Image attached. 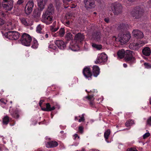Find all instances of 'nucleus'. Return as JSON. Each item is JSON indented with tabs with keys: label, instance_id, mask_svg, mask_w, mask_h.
I'll use <instances>...</instances> for the list:
<instances>
[{
	"label": "nucleus",
	"instance_id": "20e7f679",
	"mask_svg": "<svg viewBox=\"0 0 151 151\" xmlns=\"http://www.w3.org/2000/svg\"><path fill=\"white\" fill-rule=\"evenodd\" d=\"M20 40L22 45L26 46H29L31 44L32 38L29 34L24 33L22 34Z\"/></svg>",
	"mask_w": 151,
	"mask_h": 151
},
{
	"label": "nucleus",
	"instance_id": "f3484780",
	"mask_svg": "<svg viewBox=\"0 0 151 151\" xmlns=\"http://www.w3.org/2000/svg\"><path fill=\"white\" fill-rule=\"evenodd\" d=\"M101 36L99 31L93 32L92 34V39L96 41L99 42L101 40Z\"/></svg>",
	"mask_w": 151,
	"mask_h": 151
},
{
	"label": "nucleus",
	"instance_id": "052dcab7",
	"mask_svg": "<svg viewBox=\"0 0 151 151\" xmlns=\"http://www.w3.org/2000/svg\"><path fill=\"white\" fill-rule=\"evenodd\" d=\"M123 66L124 68H126L127 67V65L126 64L124 63L123 64Z\"/></svg>",
	"mask_w": 151,
	"mask_h": 151
},
{
	"label": "nucleus",
	"instance_id": "2f4dec72",
	"mask_svg": "<svg viewBox=\"0 0 151 151\" xmlns=\"http://www.w3.org/2000/svg\"><path fill=\"white\" fill-rule=\"evenodd\" d=\"M142 51L143 54L146 56L149 55L151 53L150 49L149 47L145 48L142 50Z\"/></svg>",
	"mask_w": 151,
	"mask_h": 151
},
{
	"label": "nucleus",
	"instance_id": "ddd939ff",
	"mask_svg": "<svg viewBox=\"0 0 151 151\" xmlns=\"http://www.w3.org/2000/svg\"><path fill=\"white\" fill-rule=\"evenodd\" d=\"M144 44L145 43L143 41H140L137 43H133L130 44L129 47L130 49L136 50L138 48L144 45Z\"/></svg>",
	"mask_w": 151,
	"mask_h": 151
},
{
	"label": "nucleus",
	"instance_id": "5fc2aeb1",
	"mask_svg": "<svg viewBox=\"0 0 151 151\" xmlns=\"http://www.w3.org/2000/svg\"><path fill=\"white\" fill-rule=\"evenodd\" d=\"M44 100H41L39 101V106L41 108H42V103H43V102H44Z\"/></svg>",
	"mask_w": 151,
	"mask_h": 151
},
{
	"label": "nucleus",
	"instance_id": "09e8293b",
	"mask_svg": "<svg viewBox=\"0 0 151 151\" xmlns=\"http://www.w3.org/2000/svg\"><path fill=\"white\" fill-rule=\"evenodd\" d=\"M0 101L4 104H6L7 101L4 99H0Z\"/></svg>",
	"mask_w": 151,
	"mask_h": 151
},
{
	"label": "nucleus",
	"instance_id": "3c124183",
	"mask_svg": "<svg viewBox=\"0 0 151 151\" xmlns=\"http://www.w3.org/2000/svg\"><path fill=\"white\" fill-rule=\"evenodd\" d=\"M74 138V139H79V137L78 136V134H75L73 136Z\"/></svg>",
	"mask_w": 151,
	"mask_h": 151
},
{
	"label": "nucleus",
	"instance_id": "423d86ee",
	"mask_svg": "<svg viewBox=\"0 0 151 151\" xmlns=\"http://www.w3.org/2000/svg\"><path fill=\"white\" fill-rule=\"evenodd\" d=\"M4 36L6 38L11 40H17L19 36V33L16 31H9L4 34Z\"/></svg>",
	"mask_w": 151,
	"mask_h": 151
},
{
	"label": "nucleus",
	"instance_id": "393cba45",
	"mask_svg": "<svg viewBox=\"0 0 151 151\" xmlns=\"http://www.w3.org/2000/svg\"><path fill=\"white\" fill-rule=\"evenodd\" d=\"M100 69L97 65H94L93 67L92 74L95 77H97L100 73Z\"/></svg>",
	"mask_w": 151,
	"mask_h": 151
},
{
	"label": "nucleus",
	"instance_id": "7c9ffc66",
	"mask_svg": "<svg viewBox=\"0 0 151 151\" xmlns=\"http://www.w3.org/2000/svg\"><path fill=\"white\" fill-rule=\"evenodd\" d=\"M85 114H83L81 115H79V116H75V120L76 121H78L79 122H84L85 120Z\"/></svg>",
	"mask_w": 151,
	"mask_h": 151
},
{
	"label": "nucleus",
	"instance_id": "603ef678",
	"mask_svg": "<svg viewBox=\"0 0 151 151\" xmlns=\"http://www.w3.org/2000/svg\"><path fill=\"white\" fill-rule=\"evenodd\" d=\"M76 6V5L75 4H72L70 6V7L71 8H75Z\"/></svg>",
	"mask_w": 151,
	"mask_h": 151
},
{
	"label": "nucleus",
	"instance_id": "5701e85b",
	"mask_svg": "<svg viewBox=\"0 0 151 151\" xmlns=\"http://www.w3.org/2000/svg\"><path fill=\"white\" fill-rule=\"evenodd\" d=\"M128 25L127 24L122 23L118 27V31L120 32H123L126 31L128 28Z\"/></svg>",
	"mask_w": 151,
	"mask_h": 151
},
{
	"label": "nucleus",
	"instance_id": "4be33fe9",
	"mask_svg": "<svg viewBox=\"0 0 151 151\" xmlns=\"http://www.w3.org/2000/svg\"><path fill=\"white\" fill-rule=\"evenodd\" d=\"M94 95L93 94H92L91 95H88L84 97V99H86L90 101V105L92 107H93L94 106L93 101L95 98L94 97Z\"/></svg>",
	"mask_w": 151,
	"mask_h": 151
},
{
	"label": "nucleus",
	"instance_id": "c9c22d12",
	"mask_svg": "<svg viewBox=\"0 0 151 151\" xmlns=\"http://www.w3.org/2000/svg\"><path fill=\"white\" fill-rule=\"evenodd\" d=\"M111 132L109 129H108L104 133V137L106 141L108 139L109 136Z\"/></svg>",
	"mask_w": 151,
	"mask_h": 151
},
{
	"label": "nucleus",
	"instance_id": "774afa93",
	"mask_svg": "<svg viewBox=\"0 0 151 151\" xmlns=\"http://www.w3.org/2000/svg\"><path fill=\"white\" fill-rule=\"evenodd\" d=\"M149 104L151 105V97L149 99Z\"/></svg>",
	"mask_w": 151,
	"mask_h": 151
},
{
	"label": "nucleus",
	"instance_id": "9d476101",
	"mask_svg": "<svg viewBox=\"0 0 151 151\" xmlns=\"http://www.w3.org/2000/svg\"><path fill=\"white\" fill-rule=\"evenodd\" d=\"M34 3L32 0L29 1L26 4L25 8V13L27 14H30L33 10Z\"/></svg>",
	"mask_w": 151,
	"mask_h": 151
},
{
	"label": "nucleus",
	"instance_id": "de8ad7c7",
	"mask_svg": "<svg viewBox=\"0 0 151 151\" xmlns=\"http://www.w3.org/2000/svg\"><path fill=\"white\" fill-rule=\"evenodd\" d=\"M49 48H51L53 49L54 50H55L57 48L54 45H50L49 46Z\"/></svg>",
	"mask_w": 151,
	"mask_h": 151
},
{
	"label": "nucleus",
	"instance_id": "39448f33",
	"mask_svg": "<svg viewBox=\"0 0 151 151\" xmlns=\"http://www.w3.org/2000/svg\"><path fill=\"white\" fill-rule=\"evenodd\" d=\"M134 53L131 50H126L125 57V61L130 65L135 63V59L134 56Z\"/></svg>",
	"mask_w": 151,
	"mask_h": 151
},
{
	"label": "nucleus",
	"instance_id": "13d9d810",
	"mask_svg": "<svg viewBox=\"0 0 151 151\" xmlns=\"http://www.w3.org/2000/svg\"><path fill=\"white\" fill-rule=\"evenodd\" d=\"M40 38L41 40H43L44 39V37L42 35H40Z\"/></svg>",
	"mask_w": 151,
	"mask_h": 151
},
{
	"label": "nucleus",
	"instance_id": "79ce46f5",
	"mask_svg": "<svg viewBox=\"0 0 151 151\" xmlns=\"http://www.w3.org/2000/svg\"><path fill=\"white\" fill-rule=\"evenodd\" d=\"M144 65L146 68L150 69L151 68V65L149 63H144Z\"/></svg>",
	"mask_w": 151,
	"mask_h": 151
},
{
	"label": "nucleus",
	"instance_id": "69168bd1",
	"mask_svg": "<svg viewBox=\"0 0 151 151\" xmlns=\"http://www.w3.org/2000/svg\"><path fill=\"white\" fill-rule=\"evenodd\" d=\"M69 6H67V5L66 6V5L64 6V8H67Z\"/></svg>",
	"mask_w": 151,
	"mask_h": 151
},
{
	"label": "nucleus",
	"instance_id": "e2e57ef3",
	"mask_svg": "<svg viewBox=\"0 0 151 151\" xmlns=\"http://www.w3.org/2000/svg\"><path fill=\"white\" fill-rule=\"evenodd\" d=\"M15 122H14V123H13V124H12L11 123H10L9 124H10V125L11 126H13V125H14L15 124Z\"/></svg>",
	"mask_w": 151,
	"mask_h": 151
},
{
	"label": "nucleus",
	"instance_id": "a878e982",
	"mask_svg": "<svg viewBox=\"0 0 151 151\" xmlns=\"http://www.w3.org/2000/svg\"><path fill=\"white\" fill-rule=\"evenodd\" d=\"M46 108H42V110L44 111H49L53 110L55 109V107L54 106L52 107H51V106L49 103H48L46 104Z\"/></svg>",
	"mask_w": 151,
	"mask_h": 151
},
{
	"label": "nucleus",
	"instance_id": "4c0bfd02",
	"mask_svg": "<svg viewBox=\"0 0 151 151\" xmlns=\"http://www.w3.org/2000/svg\"><path fill=\"white\" fill-rule=\"evenodd\" d=\"M134 124V121L129 119L127 120L126 122L125 123V125L127 127H128Z\"/></svg>",
	"mask_w": 151,
	"mask_h": 151
},
{
	"label": "nucleus",
	"instance_id": "f03ea898",
	"mask_svg": "<svg viewBox=\"0 0 151 151\" xmlns=\"http://www.w3.org/2000/svg\"><path fill=\"white\" fill-rule=\"evenodd\" d=\"M54 8L52 4H50L48 6L47 11L44 12L42 15V19H52V15L54 13Z\"/></svg>",
	"mask_w": 151,
	"mask_h": 151
},
{
	"label": "nucleus",
	"instance_id": "6e6552de",
	"mask_svg": "<svg viewBox=\"0 0 151 151\" xmlns=\"http://www.w3.org/2000/svg\"><path fill=\"white\" fill-rule=\"evenodd\" d=\"M0 26H2L4 27L5 29H12L14 28V24H13L11 22H6L4 19H0Z\"/></svg>",
	"mask_w": 151,
	"mask_h": 151
},
{
	"label": "nucleus",
	"instance_id": "58836bf2",
	"mask_svg": "<svg viewBox=\"0 0 151 151\" xmlns=\"http://www.w3.org/2000/svg\"><path fill=\"white\" fill-rule=\"evenodd\" d=\"M92 46L97 50H100L102 48V46L101 45H98L95 43H93Z\"/></svg>",
	"mask_w": 151,
	"mask_h": 151
},
{
	"label": "nucleus",
	"instance_id": "a18cd8bd",
	"mask_svg": "<svg viewBox=\"0 0 151 151\" xmlns=\"http://www.w3.org/2000/svg\"><path fill=\"white\" fill-rule=\"evenodd\" d=\"M127 151H138L135 148L131 147L130 148H128L127 150Z\"/></svg>",
	"mask_w": 151,
	"mask_h": 151
},
{
	"label": "nucleus",
	"instance_id": "338daca9",
	"mask_svg": "<svg viewBox=\"0 0 151 151\" xmlns=\"http://www.w3.org/2000/svg\"><path fill=\"white\" fill-rule=\"evenodd\" d=\"M136 0H128V1L130 2H134V1Z\"/></svg>",
	"mask_w": 151,
	"mask_h": 151
},
{
	"label": "nucleus",
	"instance_id": "72a5a7b5",
	"mask_svg": "<svg viewBox=\"0 0 151 151\" xmlns=\"http://www.w3.org/2000/svg\"><path fill=\"white\" fill-rule=\"evenodd\" d=\"M62 22L67 26H68L72 23V21H70L68 19H60Z\"/></svg>",
	"mask_w": 151,
	"mask_h": 151
},
{
	"label": "nucleus",
	"instance_id": "aec40b11",
	"mask_svg": "<svg viewBox=\"0 0 151 151\" xmlns=\"http://www.w3.org/2000/svg\"><path fill=\"white\" fill-rule=\"evenodd\" d=\"M13 1L12 0H10L6 3L3 4V6L4 8L8 10H11L13 8Z\"/></svg>",
	"mask_w": 151,
	"mask_h": 151
},
{
	"label": "nucleus",
	"instance_id": "c756f323",
	"mask_svg": "<svg viewBox=\"0 0 151 151\" xmlns=\"http://www.w3.org/2000/svg\"><path fill=\"white\" fill-rule=\"evenodd\" d=\"M126 51L122 49L119 50L117 52V55L119 58L122 59L125 57Z\"/></svg>",
	"mask_w": 151,
	"mask_h": 151
},
{
	"label": "nucleus",
	"instance_id": "a211bd4d",
	"mask_svg": "<svg viewBox=\"0 0 151 151\" xmlns=\"http://www.w3.org/2000/svg\"><path fill=\"white\" fill-rule=\"evenodd\" d=\"M55 43L57 46L60 49H64L66 47L65 43L61 40H56Z\"/></svg>",
	"mask_w": 151,
	"mask_h": 151
},
{
	"label": "nucleus",
	"instance_id": "7ed1b4c3",
	"mask_svg": "<svg viewBox=\"0 0 151 151\" xmlns=\"http://www.w3.org/2000/svg\"><path fill=\"white\" fill-rule=\"evenodd\" d=\"M144 12L142 7L136 6L133 9L131 14L133 17H135V19H139L143 16Z\"/></svg>",
	"mask_w": 151,
	"mask_h": 151
},
{
	"label": "nucleus",
	"instance_id": "c03bdc74",
	"mask_svg": "<svg viewBox=\"0 0 151 151\" xmlns=\"http://www.w3.org/2000/svg\"><path fill=\"white\" fill-rule=\"evenodd\" d=\"M83 128L82 126H80L78 127V131L79 133L82 134L83 132Z\"/></svg>",
	"mask_w": 151,
	"mask_h": 151
},
{
	"label": "nucleus",
	"instance_id": "0e129e2a",
	"mask_svg": "<svg viewBox=\"0 0 151 151\" xmlns=\"http://www.w3.org/2000/svg\"><path fill=\"white\" fill-rule=\"evenodd\" d=\"M76 151H85V149L83 148H82L81 150H77Z\"/></svg>",
	"mask_w": 151,
	"mask_h": 151
},
{
	"label": "nucleus",
	"instance_id": "37998d69",
	"mask_svg": "<svg viewBox=\"0 0 151 151\" xmlns=\"http://www.w3.org/2000/svg\"><path fill=\"white\" fill-rule=\"evenodd\" d=\"M6 15L5 13L2 11H0V19H2V18L5 17Z\"/></svg>",
	"mask_w": 151,
	"mask_h": 151
},
{
	"label": "nucleus",
	"instance_id": "473e14b6",
	"mask_svg": "<svg viewBox=\"0 0 151 151\" xmlns=\"http://www.w3.org/2000/svg\"><path fill=\"white\" fill-rule=\"evenodd\" d=\"M9 121V117L7 115L5 116L3 119L2 123L3 124L7 125Z\"/></svg>",
	"mask_w": 151,
	"mask_h": 151
},
{
	"label": "nucleus",
	"instance_id": "2eb2a0df",
	"mask_svg": "<svg viewBox=\"0 0 151 151\" xmlns=\"http://www.w3.org/2000/svg\"><path fill=\"white\" fill-rule=\"evenodd\" d=\"M84 39V35L81 33H78L75 35L74 41H75L77 44H81Z\"/></svg>",
	"mask_w": 151,
	"mask_h": 151
},
{
	"label": "nucleus",
	"instance_id": "412c9836",
	"mask_svg": "<svg viewBox=\"0 0 151 151\" xmlns=\"http://www.w3.org/2000/svg\"><path fill=\"white\" fill-rule=\"evenodd\" d=\"M22 23L25 27L30 26L33 24L32 19H20Z\"/></svg>",
	"mask_w": 151,
	"mask_h": 151
},
{
	"label": "nucleus",
	"instance_id": "a19ab883",
	"mask_svg": "<svg viewBox=\"0 0 151 151\" xmlns=\"http://www.w3.org/2000/svg\"><path fill=\"white\" fill-rule=\"evenodd\" d=\"M65 37L67 40L69 41L71 40L72 35L70 33H67Z\"/></svg>",
	"mask_w": 151,
	"mask_h": 151
},
{
	"label": "nucleus",
	"instance_id": "6ab92c4d",
	"mask_svg": "<svg viewBox=\"0 0 151 151\" xmlns=\"http://www.w3.org/2000/svg\"><path fill=\"white\" fill-rule=\"evenodd\" d=\"M9 112L11 116L13 118L18 119L19 117V111L17 109H13L12 110H10Z\"/></svg>",
	"mask_w": 151,
	"mask_h": 151
},
{
	"label": "nucleus",
	"instance_id": "dca6fc26",
	"mask_svg": "<svg viewBox=\"0 0 151 151\" xmlns=\"http://www.w3.org/2000/svg\"><path fill=\"white\" fill-rule=\"evenodd\" d=\"M131 38L130 34L129 33H127L123 34L120 37L119 40V41L123 44L127 43Z\"/></svg>",
	"mask_w": 151,
	"mask_h": 151
},
{
	"label": "nucleus",
	"instance_id": "6e6d98bb",
	"mask_svg": "<svg viewBox=\"0 0 151 151\" xmlns=\"http://www.w3.org/2000/svg\"><path fill=\"white\" fill-rule=\"evenodd\" d=\"M57 3H56V8L59 10L60 6V4L59 3L58 4H57Z\"/></svg>",
	"mask_w": 151,
	"mask_h": 151
},
{
	"label": "nucleus",
	"instance_id": "f704fd0d",
	"mask_svg": "<svg viewBox=\"0 0 151 151\" xmlns=\"http://www.w3.org/2000/svg\"><path fill=\"white\" fill-rule=\"evenodd\" d=\"M77 44H75L73 45H71L69 47V48L72 50L73 51H76L78 50L79 47Z\"/></svg>",
	"mask_w": 151,
	"mask_h": 151
},
{
	"label": "nucleus",
	"instance_id": "4468645a",
	"mask_svg": "<svg viewBox=\"0 0 151 151\" xmlns=\"http://www.w3.org/2000/svg\"><path fill=\"white\" fill-rule=\"evenodd\" d=\"M132 34L133 37L135 39H140L142 38L144 36L143 33L138 30H134Z\"/></svg>",
	"mask_w": 151,
	"mask_h": 151
},
{
	"label": "nucleus",
	"instance_id": "f257e3e1",
	"mask_svg": "<svg viewBox=\"0 0 151 151\" xmlns=\"http://www.w3.org/2000/svg\"><path fill=\"white\" fill-rule=\"evenodd\" d=\"M47 0H39L38 1V9H35L32 16L35 18L39 17L41 14V11L45 8V6Z\"/></svg>",
	"mask_w": 151,
	"mask_h": 151
},
{
	"label": "nucleus",
	"instance_id": "cd10ccee",
	"mask_svg": "<svg viewBox=\"0 0 151 151\" xmlns=\"http://www.w3.org/2000/svg\"><path fill=\"white\" fill-rule=\"evenodd\" d=\"M59 27L56 25V21L53 23L52 25L50 27V29L52 32H55L59 29Z\"/></svg>",
	"mask_w": 151,
	"mask_h": 151
},
{
	"label": "nucleus",
	"instance_id": "9b49d317",
	"mask_svg": "<svg viewBox=\"0 0 151 151\" xmlns=\"http://www.w3.org/2000/svg\"><path fill=\"white\" fill-rule=\"evenodd\" d=\"M108 60V57L107 55L104 53H102L98 56L95 63L96 64L100 63L102 62H106Z\"/></svg>",
	"mask_w": 151,
	"mask_h": 151
},
{
	"label": "nucleus",
	"instance_id": "4d7b16f0",
	"mask_svg": "<svg viewBox=\"0 0 151 151\" xmlns=\"http://www.w3.org/2000/svg\"><path fill=\"white\" fill-rule=\"evenodd\" d=\"M46 38H47L48 37H49V35L47 33L44 36Z\"/></svg>",
	"mask_w": 151,
	"mask_h": 151
},
{
	"label": "nucleus",
	"instance_id": "c85d7f7f",
	"mask_svg": "<svg viewBox=\"0 0 151 151\" xmlns=\"http://www.w3.org/2000/svg\"><path fill=\"white\" fill-rule=\"evenodd\" d=\"M31 47L34 49H37L39 46V43L37 40L35 38H33L31 41Z\"/></svg>",
	"mask_w": 151,
	"mask_h": 151
},
{
	"label": "nucleus",
	"instance_id": "f8f14e48",
	"mask_svg": "<svg viewBox=\"0 0 151 151\" xmlns=\"http://www.w3.org/2000/svg\"><path fill=\"white\" fill-rule=\"evenodd\" d=\"M85 7L86 9H91L95 6V0H84Z\"/></svg>",
	"mask_w": 151,
	"mask_h": 151
},
{
	"label": "nucleus",
	"instance_id": "680f3d73",
	"mask_svg": "<svg viewBox=\"0 0 151 151\" xmlns=\"http://www.w3.org/2000/svg\"><path fill=\"white\" fill-rule=\"evenodd\" d=\"M104 20L107 23H108L109 21V19H104Z\"/></svg>",
	"mask_w": 151,
	"mask_h": 151
},
{
	"label": "nucleus",
	"instance_id": "864d4df0",
	"mask_svg": "<svg viewBox=\"0 0 151 151\" xmlns=\"http://www.w3.org/2000/svg\"><path fill=\"white\" fill-rule=\"evenodd\" d=\"M147 124L150 125H151V116H150L149 119L147 120Z\"/></svg>",
	"mask_w": 151,
	"mask_h": 151
},
{
	"label": "nucleus",
	"instance_id": "ea45409f",
	"mask_svg": "<svg viewBox=\"0 0 151 151\" xmlns=\"http://www.w3.org/2000/svg\"><path fill=\"white\" fill-rule=\"evenodd\" d=\"M53 19H41V21L47 25H48L51 23Z\"/></svg>",
	"mask_w": 151,
	"mask_h": 151
},
{
	"label": "nucleus",
	"instance_id": "49530a36",
	"mask_svg": "<svg viewBox=\"0 0 151 151\" xmlns=\"http://www.w3.org/2000/svg\"><path fill=\"white\" fill-rule=\"evenodd\" d=\"M150 135V133L149 132H147L145 133L143 135V138L144 139H145L147 138L148 137H149Z\"/></svg>",
	"mask_w": 151,
	"mask_h": 151
},
{
	"label": "nucleus",
	"instance_id": "0eeeda50",
	"mask_svg": "<svg viewBox=\"0 0 151 151\" xmlns=\"http://www.w3.org/2000/svg\"><path fill=\"white\" fill-rule=\"evenodd\" d=\"M111 8L112 11L115 15H118L122 12V6L119 3H112L111 6Z\"/></svg>",
	"mask_w": 151,
	"mask_h": 151
},
{
	"label": "nucleus",
	"instance_id": "bf43d9fd",
	"mask_svg": "<svg viewBox=\"0 0 151 151\" xmlns=\"http://www.w3.org/2000/svg\"><path fill=\"white\" fill-rule=\"evenodd\" d=\"M116 37L115 36H113V38H112V39L113 40H115V41H117L116 40Z\"/></svg>",
	"mask_w": 151,
	"mask_h": 151
},
{
	"label": "nucleus",
	"instance_id": "bb28decb",
	"mask_svg": "<svg viewBox=\"0 0 151 151\" xmlns=\"http://www.w3.org/2000/svg\"><path fill=\"white\" fill-rule=\"evenodd\" d=\"M65 34V30L64 28H61L59 31L57 32L56 33H55L53 36L55 37L58 36L63 37L64 36Z\"/></svg>",
	"mask_w": 151,
	"mask_h": 151
},
{
	"label": "nucleus",
	"instance_id": "1a4fd4ad",
	"mask_svg": "<svg viewBox=\"0 0 151 151\" xmlns=\"http://www.w3.org/2000/svg\"><path fill=\"white\" fill-rule=\"evenodd\" d=\"M83 73L86 79L91 80L92 78V73L91 69L89 67H85L83 69Z\"/></svg>",
	"mask_w": 151,
	"mask_h": 151
},
{
	"label": "nucleus",
	"instance_id": "8fccbe9b",
	"mask_svg": "<svg viewBox=\"0 0 151 151\" xmlns=\"http://www.w3.org/2000/svg\"><path fill=\"white\" fill-rule=\"evenodd\" d=\"M24 2V0H18L17 2V4L19 5L22 4Z\"/></svg>",
	"mask_w": 151,
	"mask_h": 151
},
{
	"label": "nucleus",
	"instance_id": "b1692460",
	"mask_svg": "<svg viewBox=\"0 0 151 151\" xmlns=\"http://www.w3.org/2000/svg\"><path fill=\"white\" fill-rule=\"evenodd\" d=\"M58 145V142L55 141H51L47 142L46 144L47 148H53L56 147Z\"/></svg>",
	"mask_w": 151,
	"mask_h": 151
},
{
	"label": "nucleus",
	"instance_id": "e433bc0d",
	"mask_svg": "<svg viewBox=\"0 0 151 151\" xmlns=\"http://www.w3.org/2000/svg\"><path fill=\"white\" fill-rule=\"evenodd\" d=\"M42 27V26L40 24L38 25L36 27V31L37 32L41 34H43V33L41 31Z\"/></svg>",
	"mask_w": 151,
	"mask_h": 151
}]
</instances>
